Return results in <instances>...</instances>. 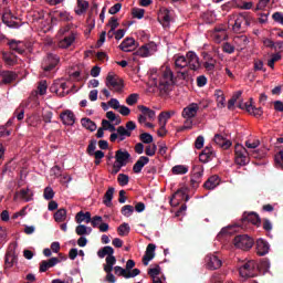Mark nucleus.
I'll use <instances>...</instances> for the list:
<instances>
[{
	"label": "nucleus",
	"mask_w": 283,
	"mask_h": 283,
	"mask_svg": "<svg viewBox=\"0 0 283 283\" xmlns=\"http://www.w3.org/2000/svg\"><path fill=\"white\" fill-rule=\"evenodd\" d=\"M258 269H264V273L271 269V263L268 260H264L258 265L255 261H248L239 268L240 277H255L258 275Z\"/></svg>",
	"instance_id": "f257e3e1"
},
{
	"label": "nucleus",
	"mask_w": 283,
	"mask_h": 283,
	"mask_svg": "<svg viewBox=\"0 0 283 283\" xmlns=\"http://www.w3.org/2000/svg\"><path fill=\"white\" fill-rule=\"evenodd\" d=\"M0 8L2 21L8 28H21V21L8 7V0H0Z\"/></svg>",
	"instance_id": "f03ea898"
},
{
	"label": "nucleus",
	"mask_w": 283,
	"mask_h": 283,
	"mask_svg": "<svg viewBox=\"0 0 283 283\" xmlns=\"http://www.w3.org/2000/svg\"><path fill=\"white\" fill-rule=\"evenodd\" d=\"M134 129H136V123L133 120L127 122L126 127L119 126L115 128L114 133L109 136L111 143H123V140L132 136V132H134Z\"/></svg>",
	"instance_id": "7ed1b4c3"
},
{
	"label": "nucleus",
	"mask_w": 283,
	"mask_h": 283,
	"mask_svg": "<svg viewBox=\"0 0 283 283\" xmlns=\"http://www.w3.org/2000/svg\"><path fill=\"white\" fill-rule=\"evenodd\" d=\"M229 23L232 25V31L235 34H240L251 25V17L247 13H239L231 15Z\"/></svg>",
	"instance_id": "20e7f679"
},
{
	"label": "nucleus",
	"mask_w": 283,
	"mask_h": 283,
	"mask_svg": "<svg viewBox=\"0 0 283 283\" xmlns=\"http://www.w3.org/2000/svg\"><path fill=\"white\" fill-rule=\"evenodd\" d=\"M158 87L161 94H169L174 90V72L171 69L165 67L161 70Z\"/></svg>",
	"instance_id": "39448f33"
},
{
	"label": "nucleus",
	"mask_w": 283,
	"mask_h": 283,
	"mask_svg": "<svg viewBox=\"0 0 283 283\" xmlns=\"http://www.w3.org/2000/svg\"><path fill=\"white\" fill-rule=\"evenodd\" d=\"M234 163L239 165V167L249 165V151L242 144H237L234 146Z\"/></svg>",
	"instance_id": "423d86ee"
},
{
	"label": "nucleus",
	"mask_w": 283,
	"mask_h": 283,
	"mask_svg": "<svg viewBox=\"0 0 283 283\" xmlns=\"http://www.w3.org/2000/svg\"><path fill=\"white\" fill-rule=\"evenodd\" d=\"M233 244L237 249H241L242 251H249V249L253 248L254 241L251 237L247 234H240L234 238Z\"/></svg>",
	"instance_id": "0eeeda50"
},
{
	"label": "nucleus",
	"mask_w": 283,
	"mask_h": 283,
	"mask_svg": "<svg viewBox=\"0 0 283 283\" xmlns=\"http://www.w3.org/2000/svg\"><path fill=\"white\" fill-rule=\"evenodd\" d=\"M98 258L103 260L106 256V264L104 266H114L116 264V256H114V248L106 245L97 251Z\"/></svg>",
	"instance_id": "6e6552de"
},
{
	"label": "nucleus",
	"mask_w": 283,
	"mask_h": 283,
	"mask_svg": "<svg viewBox=\"0 0 283 283\" xmlns=\"http://www.w3.org/2000/svg\"><path fill=\"white\" fill-rule=\"evenodd\" d=\"M158 52V45L155 42H148L142 45L136 52V56H140L142 59H147V56H153Z\"/></svg>",
	"instance_id": "1a4fd4ad"
},
{
	"label": "nucleus",
	"mask_w": 283,
	"mask_h": 283,
	"mask_svg": "<svg viewBox=\"0 0 283 283\" xmlns=\"http://www.w3.org/2000/svg\"><path fill=\"white\" fill-rule=\"evenodd\" d=\"M106 87H108V90H114L115 92H123V80L113 73H108L106 76Z\"/></svg>",
	"instance_id": "9d476101"
},
{
	"label": "nucleus",
	"mask_w": 283,
	"mask_h": 283,
	"mask_svg": "<svg viewBox=\"0 0 283 283\" xmlns=\"http://www.w3.org/2000/svg\"><path fill=\"white\" fill-rule=\"evenodd\" d=\"M59 55L50 53L42 62V70L44 72H51V70H54L59 65Z\"/></svg>",
	"instance_id": "9b49d317"
},
{
	"label": "nucleus",
	"mask_w": 283,
	"mask_h": 283,
	"mask_svg": "<svg viewBox=\"0 0 283 283\" xmlns=\"http://www.w3.org/2000/svg\"><path fill=\"white\" fill-rule=\"evenodd\" d=\"M186 56H187V67L189 70H192V72H198V70L201 66L200 57L198 56V54H196V52L193 51H189L186 54Z\"/></svg>",
	"instance_id": "f8f14e48"
},
{
	"label": "nucleus",
	"mask_w": 283,
	"mask_h": 283,
	"mask_svg": "<svg viewBox=\"0 0 283 283\" xmlns=\"http://www.w3.org/2000/svg\"><path fill=\"white\" fill-rule=\"evenodd\" d=\"M78 33L76 31H71L69 34L64 35L62 40L59 41V48L62 50H67V48H72L74 45V41H76V36Z\"/></svg>",
	"instance_id": "ddd939ff"
},
{
	"label": "nucleus",
	"mask_w": 283,
	"mask_h": 283,
	"mask_svg": "<svg viewBox=\"0 0 283 283\" xmlns=\"http://www.w3.org/2000/svg\"><path fill=\"white\" fill-rule=\"evenodd\" d=\"M198 112H200V105L198 103H190L188 106H186L182 112L181 116L184 118H196L198 116Z\"/></svg>",
	"instance_id": "4468645a"
},
{
	"label": "nucleus",
	"mask_w": 283,
	"mask_h": 283,
	"mask_svg": "<svg viewBox=\"0 0 283 283\" xmlns=\"http://www.w3.org/2000/svg\"><path fill=\"white\" fill-rule=\"evenodd\" d=\"M205 262L207 269L210 271H216L222 266V260H220V258H218L216 254H208L205 259Z\"/></svg>",
	"instance_id": "2eb2a0df"
},
{
	"label": "nucleus",
	"mask_w": 283,
	"mask_h": 283,
	"mask_svg": "<svg viewBox=\"0 0 283 283\" xmlns=\"http://www.w3.org/2000/svg\"><path fill=\"white\" fill-rule=\"evenodd\" d=\"M90 222H91L93 229H98L101 231V233H107V231H109V224L103 222V217H101V216L91 217Z\"/></svg>",
	"instance_id": "dca6fc26"
},
{
	"label": "nucleus",
	"mask_w": 283,
	"mask_h": 283,
	"mask_svg": "<svg viewBox=\"0 0 283 283\" xmlns=\"http://www.w3.org/2000/svg\"><path fill=\"white\" fill-rule=\"evenodd\" d=\"M18 198L23 200V202H32V200H34V191L30 188H22L14 195V200Z\"/></svg>",
	"instance_id": "f3484780"
},
{
	"label": "nucleus",
	"mask_w": 283,
	"mask_h": 283,
	"mask_svg": "<svg viewBox=\"0 0 283 283\" xmlns=\"http://www.w3.org/2000/svg\"><path fill=\"white\" fill-rule=\"evenodd\" d=\"M129 158H132V155L127 150L119 149L115 153V160L119 167H126Z\"/></svg>",
	"instance_id": "a211bd4d"
},
{
	"label": "nucleus",
	"mask_w": 283,
	"mask_h": 283,
	"mask_svg": "<svg viewBox=\"0 0 283 283\" xmlns=\"http://www.w3.org/2000/svg\"><path fill=\"white\" fill-rule=\"evenodd\" d=\"M211 36L214 43H222V41H226L227 39V28L226 27L214 28Z\"/></svg>",
	"instance_id": "6ab92c4d"
},
{
	"label": "nucleus",
	"mask_w": 283,
	"mask_h": 283,
	"mask_svg": "<svg viewBox=\"0 0 283 283\" xmlns=\"http://www.w3.org/2000/svg\"><path fill=\"white\" fill-rule=\"evenodd\" d=\"M59 262H61L59 258H51L49 260L41 261L39 269L40 273H45L46 271H50V269H54Z\"/></svg>",
	"instance_id": "aec40b11"
},
{
	"label": "nucleus",
	"mask_w": 283,
	"mask_h": 283,
	"mask_svg": "<svg viewBox=\"0 0 283 283\" xmlns=\"http://www.w3.org/2000/svg\"><path fill=\"white\" fill-rule=\"evenodd\" d=\"M156 256V244L149 243L146 248L145 255L143 258L144 266H147L151 260Z\"/></svg>",
	"instance_id": "412c9836"
},
{
	"label": "nucleus",
	"mask_w": 283,
	"mask_h": 283,
	"mask_svg": "<svg viewBox=\"0 0 283 283\" xmlns=\"http://www.w3.org/2000/svg\"><path fill=\"white\" fill-rule=\"evenodd\" d=\"M17 81V73L12 71H1L0 72V83L2 85H9V83H12Z\"/></svg>",
	"instance_id": "4be33fe9"
},
{
	"label": "nucleus",
	"mask_w": 283,
	"mask_h": 283,
	"mask_svg": "<svg viewBox=\"0 0 283 283\" xmlns=\"http://www.w3.org/2000/svg\"><path fill=\"white\" fill-rule=\"evenodd\" d=\"M60 118L63 125L72 126L76 123V117L74 116V112L67 109L60 114Z\"/></svg>",
	"instance_id": "5701e85b"
},
{
	"label": "nucleus",
	"mask_w": 283,
	"mask_h": 283,
	"mask_svg": "<svg viewBox=\"0 0 283 283\" xmlns=\"http://www.w3.org/2000/svg\"><path fill=\"white\" fill-rule=\"evenodd\" d=\"M216 158V153L213 151V147L207 146L203 151L199 155V160L201 163H209Z\"/></svg>",
	"instance_id": "b1692460"
},
{
	"label": "nucleus",
	"mask_w": 283,
	"mask_h": 283,
	"mask_svg": "<svg viewBox=\"0 0 283 283\" xmlns=\"http://www.w3.org/2000/svg\"><path fill=\"white\" fill-rule=\"evenodd\" d=\"M243 222H250V224H254V227H260L262 220L260 216L255 212L244 213L242 218Z\"/></svg>",
	"instance_id": "393cba45"
},
{
	"label": "nucleus",
	"mask_w": 283,
	"mask_h": 283,
	"mask_svg": "<svg viewBox=\"0 0 283 283\" xmlns=\"http://www.w3.org/2000/svg\"><path fill=\"white\" fill-rule=\"evenodd\" d=\"M135 45H136V40H134V38H126L119 44V50H122V52H133Z\"/></svg>",
	"instance_id": "a878e982"
},
{
	"label": "nucleus",
	"mask_w": 283,
	"mask_h": 283,
	"mask_svg": "<svg viewBox=\"0 0 283 283\" xmlns=\"http://www.w3.org/2000/svg\"><path fill=\"white\" fill-rule=\"evenodd\" d=\"M213 140L216 145L221 147V149H229V147H231L232 145L231 140L227 139L224 136L220 134H216Z\"/></svg>",
	"instance_id": "bb28decb"
},
{
	"label": "nucleus",
	"mask_w": 283,
	"mask_h": 283,
	"mask_svg": "<svg viewBox=\"0 0 283 283\" xmlns=\"http://www.w3.org/2000/svg\"><path fill=\"white\" fill-rule=\"evenodd\" d=\"M269 242H266L264 239H259L256 241V253L258 255H266L269 253Z\"/></svg>",
	"instance_id": "cd10ccee"
},
{
	"label": "nucleus",
	"mask_w": 283,
	"mask_h": 283,
	"mask_svg": "<svg viewBox=\"0 0 283 283\" xmlns=\"http://www.w3.org/2000/svg\"><path fill=\"white\" fill-rule=\"evenodd\" d=\"M171 116H176V111L163 112L159 114L158 120L161 129H165V126L167 125V120H169Z\"/></svg>",
	"instance_id": "c85d7f7f"
},
{
	"label": "nucleus",
	"mask_w": 283,
	"mask_h": 283,
	"mask_svg": "<svg viewBox=\"0 0 283 283\" xmlns=\"http://www.w3.org/2000/svg\"><path fill=\"white\" fill-rule=\"evenodd\" d=\"M149 163V157L142 156L133 166L134 174H140L143 171V167Z\"/></svg>",
	"instance_id": "c756f323"
},
{
	"label": "nucleus",
	"mask_w": 283,
	"mask_h": 283,
	"mask_svg": "<svg viewBox=\"0 0 283 283\" xmlns=\"http://www.w3.org/2000/svg\"><path fill=\"white\" fill-rule=\"evenodd\" d=\"M88 8L90 2H87V0H77V4L75 7V14L81 17L82 14H85V12H87Z\"/></svg>",
	"instance_id": "7c9ffc66"
},
{
	"label": "nucleus",
	"mask_w": 283,
	"mask_h": 283,
	"mask_svg": "<svg viewBox=\"0 0 283 283\" xmlns=\"http://www.w3.org/2000/svg\"><path fill=\"white\" fill-rule=\"evenodd\" d=\"M91 221H92V213L91 212L80 211L75 216V222H77V224H81L83 222H86V224H90Z\"/></svg>",
	"instance_id": "2f4dec72"
},
{
	"label": "nucleus",
	"mask_w": 283,
	"mask_h": 283,
	"mask_svg": "<svg viewBox=\"0 0 283 283\" xmlns=\"http://www.w3.org/2000/svg\"><path fill=\"white\" fill-rule=\"evenodd\" d=\"M9 48L13 51V52H18V54H23V52H25V43L21 42V41H10L9 42Z\"/></svg>",
	"instance_id": "473e14b6"
},
{
	"label": "nucleus",
	"mask_w": 283,
	"mask_h": 283,
	"mask_svg": "<svg viewBox=\"0 0 283 283\" xmlns=\"http://www.w3.org/2000/svg\"><path fill=\"white\" fill-rule=\"evenodd\" d=\"M233 42H234L235 45H238V48H240L241 50H244V48H247V45H249V43H250L249 36H247L245 34L235 35V36L233 38Z\"/></svg>",
	"instance_id": "72a5a7b5"
},
{
	"label": "nucleus",
	"mask_w": 283,
	"mask_h": 283,
	"mask_svg": "<svg viewBox=\"0 0 283 283\" xmlns=\"http://www.w3.org/2000/svg\"><path fill=\"white\" fill-rule=\"evenodd\" d=\"M174 61L176 70H185L187 67V55L177 54L174 56Z\"/></svg>",
	"instance_id": "f704fd0d"
},
{
	"label": "nucleus",
	"mask_w": 283,
	"mask_h": 283,
	"mask_svg": "<svg viewBox=\"0 0 283 283\" xmlns=\"http://www.w3.org/2000/svg\"><path fill=\"white\" fill-rule=\"evenodd\" d=\"M218 185H220V177L214 175L211 176L205 184L203 187L205 189H209V190H213L216 189V187H218Z\"/></svg>",
	"instance_id": "c9c22d12"
},
{
	"label": "nucleus",
	"mask_w": 283,
	"mask_h": 283,
	"mask_svg": "<svg viewBox=\"0 0 283 283\" xmlns=\"http://www.w3.org/2000/svg\"><path fill=\"white\" fill-rule=\"evenodd\" d=\"M158 19H159L160 23L164 25V28H169L171 18L169 17L168 10L160 11Z\"/></svg>",
	"instance_id": "e433bc0d"
},
{
	"label": "nucleus",
	"mask_w": 283,
	"mask_h": 283,
	"mask_svg": "<svg viewBox=\"0 0 283 283\" xmlns=\"http://www.w3.org/2000/svg\"><path fill=\"white\" fill-rule=\"evenodd\" d=\"M139 112H142V114L144 116H147L150 120H154V118H156V111L150 109L149 107L145 106V105H139L137 106Z\"/></svg>",
	"instance_id": "4c0bfd02"
},
{
	"label": "nucleus",
	"mask_w": 283,
	"mask_h": 283,
	"mask_svg": "<svg viewBox=\"0 0 283 283\" xmlns=\"http://www.w3.org/2000/svg\"><path fill=\"white\" fill-rule=\"evenodd\" d=\"M114 188H108V190L104 195L103 203L105 207H112V200H114Z\"/></svg>",
	"instance_id": "58836bf2"
},
{
	"label": "nucleus",
	"mask_w": 283,
	"mask_h": 283,
	"mask_svg": "<svg viewBox=\"0 0 283 283\" xmlns=\"http://www.w3.org/2000/svg\"><path fill=\"white\" fill-rule=\"evenodd\" d=\"M54 220L55 222H65V220H67V210H65L64 208L59 209L54 213Z\"/></svg>",
	"instance_id": "ea45409f"
},
{
	"label": "nucleus",
	"mask_w": 283,
	"mask_h": 283,
	"mask_svg": "<svg viewBox=\"0 0 283 283\" xmlns=\"http://www.w3.org/2000/svg\"><path fill=\"white\" fill-rule=\"evenodd\" d=\"M104 271L106 273V282L116 283V276L112 273V271H114V265H104Z\"/></svg>",
	"instance_id": "a19ab883"
},
{
	"label": "nucleus",
	"mask_w": 283,
	"mask_h": 283,
	"mask_svg": "<svg viewBox=\"0 0 283 283\" xmlns=\"http://www.w3.org/2000/svg\"><path fill=\"white\" fill-rule=\"evenodd\" d=\"M14 263H17V256L14 255V253L9 252L6 254V268L7 269H12V266H14Z\"/></svg>",
	"instance_id": "79ce46f5"
},
{
	"label": "nucleus",
	"mask_w": 283,
	"mask_h": 283,
	"mask_svg": "<svg viewBox=\"0 0 283 283\" xmlns=\"http://www.w3.org/2000/svg\"><path fill=\"white\" fill-rule=\"evenodd\" d=\"M75 233L77 235H90V233H92V228L85 224H80L75 228Z\"/></svg>",
	"instance_id": "37998d69"
},
{
	"label": "nucleus",
	"mask_w": 283,
	"mask_h": 283,
	"mask_svg": "<svg viewBox=\"0 0 283 283\" xmlns=\"http://www.w3.org/2000/svg\"><path fill=\"white\" fill-rule=\"evenodd\" d=\"M82 127L90 129V132H96V124L90 118H82Z\"/></svg>",
	"instance_id": "c03bdc74"
},
{
	"label": "nucleus",
	"mask_w": 283,
	"mask_h": 283,
	"mask_svg": "<svg viewBox=\"0 0 283 283\" xmlns=\"http://www.w3.org/2000/svg\"><path fill=\"white\" fill-rule=\"evenodd\" d=\"M214 96L217 98V105L218 107H224V103H226V97H224V93L221 90H218L214 92Z\"/></svg>",
	"instance_id": "a18cd8bd"
},
{
	"label": "nucleus",
	"mask_w": 283,
	"mask_h": 283,
	"mask_svg": "<svg viewBox=\"0 0 283 283\" xmlns=\"http://www.w3.org/2000/svg\"><path fill=\"white\" fill-rule=\"evenodd\" d=\"M248 112L251 114V116H254L255 118H260L264 112L262 111V107H255L253 104L248 106Z\"/></svg>",
	"instance_id": "49530a36"
},
{
	"label": "nucleus",
	"mask_w": 283,
	"mask_h": 283,
	"mask_svg": "<svg viewBox=\"0 0 283 283\" xmlns=\"http://www.w3.org/2000/svg\"><path fill=\"white\" fill-rule=\"evenodd\" d=\"M187 171H189V168H187L186 166L182 165H177L172 167V174L175 176H185V174H187Z\"/></svg>",
	"instance_id": "de8ad7c7"
},
{
	"label": "nucleus",
	"mask_w": 283,
	"mask_h": 283,
	"mask_svg": "<svg viewBox=\"0 0 283 283\" xmlns=\"http://www.w3.org/2000/svg\"><path fill=\"white\" fill-rule=\"evenodd\" d=\"M27 123L30 127H39V125H41V117L39 115H31L27 119Z\"/></svg>",
	"instance_id": "09e8293b"
},
{
	"label": "nucleus",
	"mask_w": 283,
	"mask_h": 283,
	"mask_svg": "<svg viewBox=\"0 0 283 283\" xmlns=\"http://www.w3.org/2000/svg\"><path fill=\"white\" fill-rule=\"evenodd\" d=\"M245 147L248 149H258L260 147V139L258 138H249L245 140Z\"/></svg>",
	"instance_id": "8fccbe9b"
},
{
	"label": "nucleus",
	"mask_w": 283,
	"mask_h": 283,
	"mask_svg": "<svg viewBox=\"0 0 283 283\" xmlns=\"http://www.w3.org/2000/svg\"><path fill=\"white\" fill-rule=\"evenodd\" d=\"M148 275H150L153 280H159L160 277H158V275H160V265H155L154 268H150L148 270Z\"/></svg>",
	"instance_id": "3c124183"
},
{
	"label": "nucleus",
	"mask_w": 283,
	"mask_h": 283,
	"mask_svg": "<svg viewBox=\"0 0 283 283\" xmlns=\"http://www.w3.org/2000/svg\"><path fill=\"white\" fill-rule=\"evenodd\" d=\"M242 96V92L238 91L231 99H229L228 102V109H233V107L235 106V103H238V98Z\"/></svg>",
	"instance_id": "603ef678"
},
{
	"label": "nucleus",
	"mask_w": 283,
	"mask_h": 283,
	"mask_svg": "<svg viewBox=\"0 0 283 283\" xmlns=\"http://www.w3.org/2000/svg\"><path fill=\"white\" fill-rule=\"evenodd\" d=\"M38 94H40V96H44V94H48V82L45 80L39 83Z\"/></svg>",
	"instance_id": "864d4df0"
},
{
	"label": "nucleus",
	"mask_w": 283,
	"mask_h": 283,
	"mask_svg": "<svg viewBox=\"0 0 283 283\" xmlns=\"http://www.w3.org/2000/svg\"><path fill=\"white\" fill-rule=\"evenodd\" d=\"M102 128L106 132H116V126H114V124H111L109 120L107 119H103L102 120Z\"/></svg>",
	"instance_id": "5fc2aeb1"
},
{
	"label": "nucleus",
	"mask_w": 283,
	"mask_h": 283,
	"mask_svg": "<svg viewBox=\"0 0 283 283\" xmlns=\"http://www.w3.org/2000/svg\"><path fill=\"white\" fill-rule=\"evenodd\" d=\"M117 181L120 185V187H127V185H129V176L125 174H119L117 177Z\"/></svg>",
	"instance_id": "6e6d98bb"
},
{
	"label": "nucleus",
	"mask_w": 283,
	"mask_h": 283,
	"mask_svg": "<svg viewBox=\"0 0 283 283\" xmlns=\"http://www.w3.org/2000/svg\"><path fill=\"white\" fill-rule=\"evenodd\" d=\"M140 140L142 143H145V145H151V143H154V136L149 133H143L140 135Z\"/></svg>",
	"instance_id": "4d7b16f0"
},
{
	"label": "nucleus",
	"mask_w": 283,
	"mask_h": 283,
	"mask_svg": "<svg viewBox=\"0 0 283 283\" xmlns=\"http://www.w3.org/2000/svg\"><path fill=\"white\" fill-rule=\"evenodd\" d=\"M132 213H134V206L126 205L122 208V214H124L125 218L132 217Z\"/></svg>",
	"instance_id": "13d9d810"
},
{
	"label": "nucleus",
	"mask_w": 283,
	"mask_h": 283,
	"mask_svg": "<svg viewBox=\"0 0 283 283\" xmlns=\"http://www.w3.org/2000/svg\"><path fill=\"white\" fill-rule=\"evenodd\" d=\"M43 198L44 200H52L54 198V189L50 186L44 188Z\"/></svg>",
	"instance_id": "bf43d9fd"
},
{
	"label": "nucleus",
	"mask_w": 283,
	"mask_h": 283,
	"mask_svg": "<svg viewBox=\"0 0 283 283\" xmlns=\"http://www.w3.org/2000/svg\"><path fill=\"white\" fill-rule=\"evenodd\" d=\"M118 234L119 235H127L130 231L129 224L128 223H123L117 228Z\"/></svg>",
	"instance_id": "052dcab7"
},
{
	"label": "nucleus",
	"mask_w": 283,
	"mask_h": 283,
	"mask_svg": "<svg viewBox=\"0 0 283 283\" xmlns=\"http://www.w3.org/2000/svg\"><path fill=\"white\" fill-rule=\"evenodd\" d=\"M138 98H139L138 93H133V94H130V95L126 98V103H127L129 106L136 105V103H138Z\"/></svg>",
	"instance_id": "680f3d73"
},
{
	"label": "nucleus",
	"mask_w": 283,
	"mask_h": 283,
	"mask_svg": "<svg viewBox=\"0 0 283 283\" xmlns=\"http://www.w3.org/2000/svg\"><path fill=\"white\" fill-rule=\"evenodd\" d=\"M108 25L111 27L108 34H112V32H116V28H118V19L112 17L108 21Z\"/></svg>",
	"instance_id": "e2e57ef3"
},
{
	"label": "nucleus",
	"mask_w": 283,
	"mask_h": 283,
	"mask_svg": "<svg viewBox=\"0 0 283 283\" xmlns=\"http://www.w3.org/2000/svg\"><path fill=\"white\" fill-rule=\"evenodd\" d=\"M157 149L158 147L156 146V144H150L146 147L145 154L146 156H156Z\"/></svg>",
	"instance_id": "0e129e2a"
},
{
	"label": "nucleus",
	"mask_w": 283,
	"mask_h": 283,
	"mask_svg": "<svg viewBox=\"0 0 283 283\" xmlns=\"http://www.w3.org/2000/svg\"><path fill=\"white\" fill-rule=\"evenodd\" d=\"M93 156L95 158V165H101V160H103V158H105V153H103V150H96L95 153H93Z\"/></svg>",
	"instance_id": "69168bd1"
},
{
	"label": "nucleus",
	"mask_w": 283,
	"mask_h": 283,
	"mask_svg": "<svg viewBox=\"0 0 283 283\" xmlns=\"http://www.w3.org/2000/svg\"><path fill=\"white\" fill-rule=\"evenodd\" d=\"M270 0H259L255 11H264L266 10V6H269Z\"/></svg>",
	"instance_id": "338daca9"
},
{
	"label": "nucleus",
	"mask_w": 283,
	"mask_h": 283,
	"mask_svg": "<svg viewBox=\"0 0 283 283\" xmlns=\"http://www.w3.org/2000/svg\"><path fill=\"white\" fill-rule=\"evenodd\" d=\"M272 19H273V21H275V23H280V25H283V13L282 12H274L272 14Z\"/></svg>",
	"instance_id": "774afa93"
}]
</instances>
